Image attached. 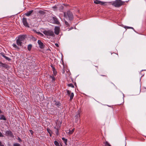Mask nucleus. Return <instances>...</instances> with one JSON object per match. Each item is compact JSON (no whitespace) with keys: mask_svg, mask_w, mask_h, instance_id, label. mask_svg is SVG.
Masks as SVG:
<instances>
[{"mask_svg":"<svg viewBox=\"0 0 146 146\" xmlns=\"http://www.w3.org/2000/svg\"><path fill=\"white\" fill-rule=\"evenodd\" d=\"M123 3L121 0H117L113 2L112 5L115 7H119L123 5Z\"/></svg>","mask_w":146,"mask_h":146,"instance_id":"f257e3e1","label":"nucleus"},{"mask_svg":"<svg viewBox=\"0 0 146 146\" xmlns=\"http://www.w3.org/2000/svg\"><path fill=\"white\" fill-rule=\"evenodd\" d=\"M43 33L45 35L51 36L54 37L55 35L54 33L51 30L44 31H43Z\"/></svg>","mask_w":146,"mask_h":146,"instance_id":"f03ea898","label":"nucleus"},{"mask_svg":"<svg viewBox=\"0 0 146 146\" xmlns=\"http://www.w3.org/2000/svg\"><path fill=\"white\" fill-rule=\"evenodd\" d=\"M64 16L66 18H67L68 16L70 20H72L73 18V15L72 13L70 11H67V12H64Z\"/></svg>","mask_w":146,"mask_h":146,"instance_id":"7ed1b4c3","label":"nucleus"},{"mask_svg":"<svg viewBox=\"0 0 146 146\" xmlns=\"http://www.w3.org/2000/svg\"><path fill=\"white\" fill-rule=\"evenodd\" d=\"M22 22L23 25L25 27H29V24L27 21V19L25 18H23L22 19Z\"/></svg>","mask_w":146,"mask_h":146,"instance_id":"20e7f679","label":"nucleus"},{"mask_svg":"<svg viewBox=\"0 0 146 146\" xmlns=\"http://www.w3.org/2000/svg\"><path fill=\"white\" fill-rule=\"evenodd\" d=\"M53 20L54 21L53 23L54 24H56L59 25L60 24V23L58 21V19L55 17H52Z\"/></svg>","mask_w":146,"mask_h":146,"instance_id":"39448f33","label":"nucleus"},{"mask_svg":"<svg viewBox=\"0 0 146 146\" xmlns=\"http://www.w3.org/2000/svg\"><path fill=\"white\" fill-rule=\"evenodd\" d=\"M25 38V35H21L19 36L18 38L17 39L19 40L22 42L23 41H24Z\"/></svg>","mask_w":146,"mask_h":146,"instance_id":"423d86ee","label":"nucleus"},{"mask_svg":"<svg viewBox=\"0 0 146 146\" xmlns=\"http://www.w3.org/2000/svg\"><path fill=\"white\" fill-rule=\"evenodd\" d=\"M54 33L55 34L58 35L59 34L60 29L59 27H55L54 28Z\"/></svg>","mask_w":146,"mask_h":146,"instance_id":"0eeeda50","label":"nucleus"},{"mask_svg":"<svg viewBox=\"0 0 146 146\" xmlns=\"http://www.w3.org/2000/svg\"><path fill=\"white\" fill-rule=\"evenodd\" d=\"M38 43L39 45V47L41 49H43L44 48V45L43 43L40 40H38Z\"/></svg>","mask_w":146,"mask_h":146,"instance_id":"6e6552de","label":"nucleus"},{"mask_svg":"<svg viewBox=\"0 0 146 146\" xmlns=\"http://www.w3.org/2000/svg\"><path fill=\"white\" fill-rule=\"evenodd\" d=\"M94 2V3L96 4H99L101 5H104L105 3V2H102L98 0H95Z\"/></svg>","mask_w":146,"mask_h":146,"instance_id":"1a4fd4ad","label":"nucleus"},{"mask_svg":"<svg viewBox=\"0 0 146 146\" xmlns=\"http://www.w3.org/2000/svg\"><path fill=\"white\" fill-rule=\"evenodd\" d=\"M16 43L18 46H21L22 45V42L17 39L16 40Z\"/></svg>","mask_w":146,"mask_h":146,"instance_id":"9d476101","label":"nucleus"},{"mask_svg":"<svg viewBox=\"0 0 146 146\" xmlns=\"http://www.w3.org/2000/svg\"><path fill=\"white\" fill-rule=\"evenodd\" d=\"M0 66L3 67H4L5 68H7V64H3L1 62H0Z\"/></svg>","mask_w":146,"mask_h":146,"instance_id":"9b49d317","label":"nucleus"},{"mask_svg":"<svg viewBox=\"0 0 146 146\" xmlns=\"http://www.w3.org/2000/svg\"><path fill=\"white\" fill-rule=\"evenodd\" d=\"M33 12V10H31L29 12L26 13L25 15L27 16H29Z\"/></svg>","mask_w":146,"mask_h":146,"instance_id":"f8f14e48","label":"nucleus"},{"mask_svg":"<svg viewBox=\"0 0 146 146\" xmlns=\"http://www.w3.org/2000/svg\"><path fill=\"white\" fill-rule=\"evenodd\" d=\"M0 119L3 120L4 121H6V119L5 117V116L3 115H0Z\"/></svg>","mask_w":146,"mask_h":146,"instance_id":"ddd939ff","label":"nucleus"},{"mask_svg":"<svg viewBox=\"0 0 146 146\" xmlns=\"http://www.w3.org/2000/svg\"><path fill=\"white\" fill-rule=\"evenodd\" d=\"M75 129L73 128L72 129V130H70V129H69L68 131H69L68 132V134H72L74 131Z\"/></svg>","mask_w":146,"mask_h":146,"instance_id":"4468645a","label":"nucleus"},{"mask_svg":"<svg viewBox=\"0 0 146 146\" xmlns=\"http://www.w3.org/2000/svg\"><path fill=\"white\" fill-rule=\"evenodd\" d=\"M1 54L3 56V57H4L5 58L6 60H10V59L8 58V57H7L6 56H5L4 54L3 53H1Z\"/></svg>","mask_w":146,"mask_h":146,"instance_id":"2eb2a0df","label":"nucleus"},{"mask_svg":"<svg viewBox=\"0 0 146 146\" xmlns=\"http://www.w3.org/2000/svg\"><path fill=\"white\" fill-rule=\"evenodd\" d=\"M62 139L63 140L64 142L65 143V145H67V139L64 138V137H62Z\"/></svg>","mask_w":146,"mask_h":146,"instance_id":"dca6fc26","label":"nucleus"},{"mask_svg":"<svg viewBox=\"0 0 146 146\" xmlns=\"http://www.w3.org/2000/svg\"><path fill=\"white\" fill-rule=\"evenodd\" d=\"M74 94L72 92L71 93L70 95V100H71L73 98Z\"/></svg>","mask_w":146,"mask_h":146,"instance_id":"f3484780","label":"nucleus"},{"mask_svg":"<svg viewBox=\"0 0 146 146\" xmlns=\"http://www.w3.org/2000/svg\"><path fill=\"white\" fill-rule=\"evenodd\" d=\"M32 47V45L31 44H29L28 46V49L29 51H30Z\"/></svg>","mask_w":146,"mask_h":146,"instance_id":"a211bd4d","label":"nucleus"},{"mask_svg":"<svg viewBox=\"0 0 146 146\" xmlns=\"http://www.w3.org/2000/svg\"><path fill=\"white\" fill-rule=\"evenodd\" d=\"M13 46L16 49H19V47L18 46L16 45V44H13Z\"/></svg>","mask_w":146,"mask_h":146,"instance_id":"6ab92c4d","label":"nucleus"},{"mask_svg":"<svg viewBox=\"0 0 146 146\" xmlns=\"http://www.w3.org/2000/svg\"><path fill=\"white\" fill-rule=\"evenodd\" d=\"M50 78H51L52 80V82L54 81L55 80V78L52 76H50Z\"/></svg>","mask_w":146,"mask_h":146,"instance_id":"aec40b11","label":"nucleus"},{"mask_svg":"<svg viewBox=\"0 0 146 146\" xmlns=\"http://www.w3.org/2000/svg\"><path fill=\"white\" fill-rule=\"evenodd\" d=\"M105 146H111V145L107 141L105 143Z\"/></svg>","mask_w":146,"mask_h":146,"instance_id":"412c9836","label":"nucleus"},{"mask_svg":"<svg viewBox=\"0 0 146 146\" xmlns=\"http://www.w3.org/2000/svg\"><path fill=\"white\" fill-rule=\"evenodd\" d=\"M68 86L71 87L72 88H74V86L72 84H68Z\"/></svg>","mask_w":146,"mask_h":146,"instance_id":"4be33fe9","label":"nucleus"},{"mask_svg":"<svg viewBox=\"0 0 146 146\" xmlns=\"http://www.w3.org/2000/svg\"><path fill=\"white\" fill-rule=\"evenodd\" d=\"M54 144L56 146H58V145H59V143L58 142V141H54Z\"/></svg>","mask_w":146,"mask_h":146,"instance_id":"5701e85b","label":"nucleus"},{"mask_svg":"<svg viewBox=\"0 0 146 146\" xmlns=\"http://www.w3.org/2000/svg\"><path fill=\"white\" fill-rule=\"evenodd\" d=\"M124 28L125 29H134L132 27H130L126 26H125Z\"/></svg>","mask_w":146,"mask_h":146,"instance_id":"b1692460","label":"nucleus"},{"mask_svg":"<svg viewBox=\"0 0 146 146\" xmlns=\"http://www.w3.org/2000/svg\"><path fill=\"white\" fill-rule=\"evenodd\" d=\"M67 95L69 96H70V92L69 91V90H67Z\"/></svg>","mask_w":146,"mask_h":146,"instance_id":"393cba45","label":"nucleus"},{"mask_svg":"<svg viewBox=\"0 0 146 146\" xmlns=\"http://www.w3.org/2000/svg\"><path fill=\"white\" fill-rule=\"evenodd\" d=\"M20 145L17 143H15L13 144V146H20Z\"/></svg>","mask_w":146,"mask_h":146,"instance_id":"a878e982","label":"nucleus"},{"mask_svg":"<svg viewBox=\"0 0 146 146\" xmlns=\"http://www.w3.org/2000/svg\"><path fill=\"white\" fill-rule=\"evenodd\" d=\"M59 103L58 102H55V103L54 104L55 106H57L58 107L59 105Z\"/></svg>","mask_w":146,"mask_h":146,"instance_id":"bb28decb","label":"nucleus"},{"mask_svg":"<svg viewBox=\"0 0 146 146\" xmlns=\"http://www.w3.org/2000/svg\"><path fill=\"white\" fill-rule=\"evenodd\" d=\"M65 24L67 25V26H69V24L67 21H65Z\"/></svg>","mask_w":146,"mask_h":146,"instance_id":"cd10ccee","label":"nucleus"},{"mask_svg":"<svg viewBox=\"0 0 146 146\" xmlns=\"http://www.w3.org/2000/svg\"><path fill=\"white\" fill-rule=\"evenodd\" d=\"M0 146H4V144L0 141Z\"/></svg>","mask_w":146,"mask_h":146,"instance_id":"c85d7f7f","label":"nucleus"},{"mask_svg":"<svg viewBox=\"0 0 146 146\" xmlns=\"http://www.w3.org/2000/svg\"><path fill=\"white\" fill-rule=\"evenodd\" d=\"M52 71L53 72L55 71H56L55 69V68L53 66H52Z\"/></svg>","mask_w":146,"mask_h":146,"instance_id":"c756f323","label":"nucleus"},{"mask_svg":"<svg viewBox=\"0 0 146 146\" xmlns=\"http://www.w3.org/2000/svg\"><path fill=\"white\" fill-rule=\"evenodd\" d=\"M29 131L32 135H33V131L32 130H30Z\"/></svg>","mask_w":146,"mask_h":146,"instance_id":"7c9ffc66","label":"nucleus"},{"mask_svg":"<svg viewBox=\"0 0 146 146\" xmlns=\"http://www.w3.org/2000/svg\"><path fill=\"white\" fill-rule=\"evenodd\" d=\"M47 131L50 134V132H51V131L49 129H47Z\"/></svg>","mask_w":146,"mask_h":146,"instance_id":"2f4dec72","label":"nucleus"},{"mask_svg":"<svg viewBox=\"0 0 146 146\" xmlns=\"http://www.w3.org/2000/svg\"><path fill=\"white\" fill-rule=\"evenodd\" d=\"M53 72L54 74L55 75H56L57 74V72H56V71H55Z\"/></svg>","mask_w":146,"mask_h":146,"instance_id":"473e14b6","label":"nucleus"},{"mask_svg":"<svg viewBox=\"0 0 146 146\" xmlns=\"http://www.w3.org/2000/svg\"><path fill=\"white\" fill-rule=\"evenodd\" d=\"M37 33L39 34H40L41 35H43V34L42 33H40V32H37Z\"/></svg>","mask_w":146,"mask_h":146,"instance_id":"72a5a7b5","label":"nucleus"},{"mask_svg":"<svg viewBox=\"0 0 146 146\" xmlns=\"http://www.w3.org/2000/svg\"><path fill=\"white\" fill-rule=\"evenodd\" d=\"M55 45L57 47H58L59 46L58 44L57 43H55Z\"/></svg>","mask_w":146,"mask_h":146,"instance_id":"f704fd0d","label":"nucleus"},{"mask_svg":"<svg viewBox=\"0 0 146 146\" xmlns=\"http://www.w3.org/2000/svg\"><path fill=\"white\" fill-rule=\"evenodd\" d=\"M8 133L9 134H11V132L10 131H8Z\"/></svg>","mask_w":146,"mask_h":146,"instance_id":"c9c22d12","label":"nucleus"},{"mask_svg":"<svg viewBox=\"0 0 146 146\" xmlns=\"http://www.w3.org/2000/svg\"><path fill=\"white\" fill-rule=\"evenodd\" d=\"M19 140L20 141H21V139H20V138H19Z\"/></svg>","mask_w":146,"mask_h":146,"instance_id":"e433bc0d","label":"nucleus"},{"mask_svg":"<svg viewBox=\"0 0 146 146\" xmlns=\"http://www.w3.org/2000/svg\"><path fill=\"white\" fill-rule=\"evenodd\" d=\"M101 76H106L105 75H101Z\"/></svg>","mask_w":146,"mask_h":146,"instance_id":"4c0bfd02","label":"nucleus"},{"mask_svg":"<svg viewBox=\"0 0 146 146\" xmlns=\"http://www.w3.org/2000/svg\"><path fill=\"white\" fill-rule=\"evenodd\" d=\"M78 115L79 117H80V114H79V113L78 114Z\"/></svg>","mask_w":146,"mask_h":146,"instance_id":"58836bf2","label":"nucleus"},{"mask_svg":"<svg viewBox=\"0 0 146 146\" xmlns=\"http://www.w3.org/2000/svg\"><path fill=\"white\" fill-rule=\"evenodd\" d=\"M1 113V110L0 109V113Z\"/></svg>","mask_w":146,"mask_h":146,"instance_id":"ea45409f","label":"nucleus"},{"mask_svg":"<svg viewBox=\"0 0 146 146\" xmlns=\"http://www.w3.org/2000/svg\"><path fill=\"white\" fill-rule=\"evenodd\" d=\"M96 67H97V68H98V66H96Z\"/></svg>","mask_w":146,"mask_h":146,"instance_id":"a19ab883","label":"nucleus"},{"mask_svg":"<svg viewBox=\"0 0 146 146\" xmlns=\"http://www.w3.org/2000/svg\"><path fill=\"white\" fill-rule=\"evenodd\" d=\"M41 12L40 11H39V12Z\"/></svg>","mask_w":146,"mask_h":146,"instance_id":"79ce46f5","label":"nucleus"},{"mask_svg":"<svg viewBox=\"0 0 146 146\" xmlns=\"http://www.w3.org/2000/svg\"><path fill=\"white\" fill-rule=\"evenodd\" d=\"M59 146V145H58V146Z\"/></svg>","mask_w":146,"mask_h":146,"instance_id":"37998d69","label":"nucleus"}]
</instances>
